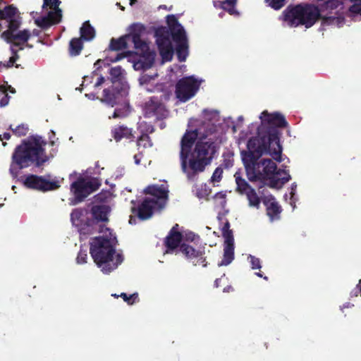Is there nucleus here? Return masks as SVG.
<instances>
[{"label":"nucleus","instance_id":"9b49d317","mask_svg":"<svg viewBox=\"0 0 361 361\" xmlns=\"http://www.w3.org/2000/svg\"><path fill=\"white\" fill-rule=\"evenodd\" d=\"M164 207V202L155 200L154 198L145 197L137 207H131V213L133 216H130L129 223L135 221V216L140 220L145 221L150 219L155 210H161Z\"/></svg>","mask_w":361,"mask_h":361},{"label":"nucleus","instance_id":"864d4df0","mask_svg":"<svg viewBox=\"0 0 361 361\" xmlns=\"http://www.w3.org/2000/svg\"><path fill=\"white\" fill-rule=\"evenodd\" d=\"M357 293H359L360 295H361V279L359 281L358 283L356 286V290L355 293H354V295L357 296Z\"/></svg>","mask_w":361,"mask_h":361},{"label":"nucleus","instance_id":"412c9836","mask_svg":"<svg viewBox=\"0 0 361 361\" xmlns=\"http://www.w3.org/2000/svg\"><path fill=\"white\" fill-rule=\"evenodd\" d=\"M144 192L146 194L152 195L155 197L154 198L155 200L164 202V206L166 205L169 197V190L167 185H149L145 189Z\"/></svg>","mask_w":361,"mask_h":361},{"label":"nucleus","instance_id":"7ed1b4c3","mask_svg":"<svg viewBox=\"0 0 361 361\" xmlns=\"http://www.w3.org/2000/svg\"><path fill=\"white\" fill-rule=\"evenodd\" d=\"M111 207L106 204L93 205L90 209L91 218L88 216L89 211L86 208L74 209L71 214L73 224L78 227L80 235H88L95 232L109 231L105 224L109 221V215Z\"/></svg>","mask_w":361,"mask_h":361},{"label":"nucleus","instance_id":"4468645a","mask_svg":"<svg viewBox=\"0 0 361 361\" xmlns=\"http://www.w3.org/2000/svg\"><path fill=\"white\" fill-rule=\"evenodd\" d=\"M24 185L30 189L37 190L42 192L54 190L59 188L60 185L58 181L48 180L42 176L30 174L26 176Z\"/></svg>","mask_w":361,"mask_h":361},{"label":"nucleus","instance_id":"69168bd1","mask_svg":"<svg viewBox=\"0 0 361 361\" xmlns=\"http://www.w3.org/2000/svg\"><path fill=\"white\" fill-rule=\"evenodd\" d=\"M131 203H132V204H135V202L134 200H132V201H131Z\"/></svg>","mask_w":361,"mask_h":361},{"label":"nucleus","instance_id":"5fc2aeb1","mask_svg":"<svg viewBox=\"0 0 361 361\" xmlns=\"http://www.w3.org/2000/svg\"><path fill=\"white\" fill-rule=\"evenodd\" d=\"M11 138V134L9 133H4L3 135H0V140L2 141L4 140H9Z\"/></svg>","mask_w":361,"mask_h":361},{"label":"nucleus","instance_id":"f03ea898","mask_svg":"<svg viewBox=\"0 0 361 361\" xmlns=\"http://www.w3.org/2000/svg\"><path fill=\"white\" fill-rule=\"evenodd\" d=\"M46 145L47 142L39 135L30 136L23 140L12 154L11 173L17 176L20 170L34 163L37 166L43 165L49 159L44 150Z\"/></svg>","mask_w":361,"mask_h":361},{"label":"nucleus","instance_id":"c756f323","mask_svg":"<svg viewBox=\"0 0 361 361\" xmlns=\"http://www.w3.org/2000/svg\"><path fill=\"white\" fill-rule=\"evenodd\" d=\"M80 34L82 40L83 41H91L95 37V30L91 25L89 20L85 21L82 23L80 29Z\"/></svg>","mask_w":361,"mask_h":361},{"label":"nucleus","instance_id":"f3484780","mask_svg":"<svg viewBox=\"0 0 361 361\" xmlns=\"http://www.w3.org/2000/svg\"><path fill=\"white\" fill-rule=\"evenodd\" d=\"M145 112L148 117L155 116L158 120L166 118L169 114L165 106L155 97L146 103Z\"/></svg>","mask_w":361,"mask_h":361},{"label":"nucleus","instance_id":"393cba45","mask_svg":"<svg viewBox=\"0 0 361 361\" xmlns=\"http://www.w3.org/2000/svg\"><path fill=\"white\" fill-rule=\"evenodd\" d=\"M263 203L267 207V214L271 221L280 218L282 209L274 197H271V198L265 199Z\"/></svg>","mask_w":361,"mask_h":361},{"label":"nucleus","instance_id":"20e7f679","mask_svg":"<svg viewBox=\"0 0 361 361\" xmlns=\"http://www.w3.org/2000/svg\"><path fill=\"white\" fill-rule=\"evenodd\" d=\"M0 31L4 27L7 30L3 31L0 37L8 44L13 47H19L20 50L23 49V45L26 47L32 48V45L27 43L30 39V32L26 30H19L22 25V17L18 8L13 4L6 6L0 9Z\"/></svg>","mask_w":361,"mask_h":361},{"label":"nucleus","instance_id":"6e6d98bb","mask_svg":"<svg viewBox=\"0 0 361 361\" xmlns=\"http://www.w3.org/2000/svg\"><path fill=\"white\" fill-rule=\"evenodd\" d=\"M104 78L102 77V76H100L99 78H98L97 79V82L95 83L94 86L95 87H99L100 86L102 83H104Z\"/></svg>","mask_w":361,"mask_h":361},{"label":"nucleus","instance_id":"dca6fc26","mask_svg":"<svg viewBox=\"0 0 361 361\" xmlns=\"http://www.w3.org/2000/svg\"><path fill=\"white\" fill-rule=\"evenodd\" d=\"M180 252L194 266L202 265L204 267H207V262L204 257V250H196L188 244L182 243L180 246Z\"/></svg>","mask_w":361,"mask_h":361},{"label":"nucleus","instance_id":"c9c22d12","mask_svg":"<svg viewBox=\"0 0 361 361\" xmlns=\"http://www.w3.org/2000/svg\"><path fill=\"white\" fill-rule=\"evenodd\" d=\"M235 182L237 190L241 194H245L250 189L252 188L244 178L240 176H235Z\"/></svg>","mask_w":361,"mask_h":361},{"label":"nucleus","instance_id":"09e8293b","mask_svg":"<svg viewBox=\"0 0 361 361\" xmlns=\"http://www.w3.org/2000/svg\"><path fill=\"white\" fill-rule=\"evenodd\" d=\"M48 4H43V6H49L50 8H52L54 10V11H56V10L60 9L59 5L61 4V1L59 0H47Z\"/></svg>","mask_w":361,"mask_h":361},{"label":"nucleus","instance_id":"b1692460","mask_svg":"<svg viewBox=\"0 0 361 361\" xmlns=\"http://www.w3.org/2000/svg\"><path fill=\"white\" fill-rule=\"evenodd\" d=\"M111 136L116 140V142H119L122 139L129 140L130 141H133L135 138V136L133 133L132 128H130L124 125H118L115 126L111 129Z\"/></svg>","mask_w":361,"mask_h":361},{"label":"nucleus","instance_id":"6ab92c4d","mask_svg":"<svg viewBox=\"0 0 361 361\" xmlns=\"http://www.w3.org/2000/svg\"><path fill=\"white\" fill-rule=\"evenodd\" d=\"M183 240V234L178 231V224H175L164 240L166 252H172L178 247L180 248Z\"/></svg>","mask_w":361,"mask_h":361},{"label":"nucleus","instance_id":"052dcab7","mask_svg":"<svg viewBox=\"0 0 361 361\" xmlns=\"http://www.w3.org/2000/svg\"><path fill=\"white\" fill-rule=\"evenodd\" d=\"M255 274H256L257 276H259V277H260V278H263L264 280L268 281V277H267V276H263V274H262V273L261 271H259V272H257V273H255Z\"/></svg>","mask_w":361,"mask_h":361},{"label":"nucleus","instance_id":"774afa93","mask_svg":"<svg viewBox=\"0 0 361 361\" xmlns=\"http://www.w3.org/2000/svg\"><path fill=\"white\" fill-rule=\"evenodd\" d=\"M3 145L6 146V142H3Z\"/></svg>","mask_w":361,"mask_h":361},{"label":"nucleus","instance_id":"cd10ccee","mask_svg":"<svg viewBox=\"0 0 361 361\" xmlns=\"http://www.w3.org/2000/svg\"><path fill=\"white\" fill-rule=\"evenodd\" d=\"M128 36L129 35H124L118 38L112 37L110 39L109 50L118 51L127 49L128 42H130Z\"/></svg>","mask_w":361,"mask_h":361},{"label":"nucleus","instance_id":"de8ad7c7","mask_svg":"<svg viewBox=\"0 0 361 361\" xmlns=\"http://www.w3.org/2000/svg\"><path fill=\"white\" fill-rule=\"evenodd\" d=\"M87 254L85 250H80L78 254L76 261L78 264H85L87 262Z\"/></svg>","mask_w":361,"mask_h":361},{"label":"nucleus","instance_id":"6e6552de","mask_svg":"<svg viewBox=\"0 0 361 361\" xmlns=\"http://www.w3.org/2000/svg\"><path fill=\"white\" fill-rule=\"evenodd\" d=\"M321 18L318 7L312 4L289 5L281 17L290 27L304 25L306 28L313 26Z\"/></svg>","mask_w":361,"mask_h":361},{"label":"nucleus","instance_id":"4d7b16f0","mask_svg":"<svg viewBox=\"0 0 361 361\" xmlns=\"http://www.w3.org/2000/svg\"><path fill=\"white\" fill-rule=\"evenodd\" d=\"M229 228H230V223H229L228 221H226V222L224 224V226H223V228H222V233H223L224 232L231 231Z\"/></svg>","mask_w":361,"mask_h":361},{"label":"nucleus","instance_id":"ddd939ff","mask_svg":"<svg viewBox=\"0 0 361 361\" xmlns=\"http://www.w3.org/2000/svg\"><path fill=\"white\" fill-rule=\"evenodd\" d=\"M198 89L199 84L193 77H184L176 85V97L180 102H186L195 95Z\"/></svg>","mask_w":361,"mask_h":361},{"label":"nucleus","instance_id":"9d476101","mask_svg":"<svg viewBox=\"0 0 361 361\" xmlns=\"http://www.w3.org/2000/svg\"><path fill=\"white\" fill-rule=\"evenodd\" d=\"M128 86L121 81H113L112 85L102 92L101 102L114 107L116 105H126Z\"/></svg>","mask_w":361,"mask_h":361},{"label":"nucleus","instance_id":"a18cd8bd","mask_svg":"<svg viewBox=\"0 0 361 361\" xmlns=\"http://www.w3.org/2000/svg\"><path fill=\"white\" fill-rule=\"evenodd\" d=\"M11 51L13 55L11 57H10L9 61L7 62V63L6 65H4V68H10L13 66V63L19 58L17 50L14 49L13 48H11Z\"/></svg>","mask_w":361,"mask_h":361},{"label":"nucleus","instance_id":"f704fd0d","mask_svg":"<svg viewBox=\"0 0 361 361\" xmlns=\"http://www.w3.org/2000/svg\"><path fill=\"white\" fill-rule=\"evenodd\" d=\"M137 146L144 148L152 147L153 142L147 133H142L137 139Z\"/></svg>","mask_w":361,"mask_h":361},{"label":"nucleus","instance_id":"72a5a7b5","mask_svg":"<svg viewBox=\"0 0 361 361\" xmlns=\"http://www.w3.org/2000/svg\"><path fill=\"white\" fill-rule=\"evenodd\" d=\"M245 195H246L247 199L249 202V206L258 209L260 205V197L257 194L254 188L250 189Z\"/></svg>","mask_w":361,"mask_h":361},{"label":"nucleus","instance_id":"a211bd4d","mask_svg":"<svg viewBox=\"0 0 361 361\" xmlns=\"http://www.w3.org/2000/svg\"><path fill=\"white\" fill-rule=\"evenodd\" d=\"M166 23L169 29H166L170 33L174 42L187 39L185 31L183 27L179 23L177 18L174 15H169L166 17Z\"/></svg>","mask_w":361,"mask_h":361},{"label":"nucleus","instance_id":"a19ab883","mask_svg":"<svg viewBox=\"0 0 361 361\" xmlns=\"http://www.w3.org/2000/svg\"><path fill=\"white\" fill-rule=\"evenodd\" d=\"M222 235L224 238V245H234V238L232 231L224 232Z\"/></svg>","mask_w":361,"mask_h":361},{"label":"nucleus","instance_id":"2f4dec72","mask_svg":"<svg viewBox=\"0 0 361 361\" xmlns=\"http://www.w3.org/2000/svg\"><path fill=\"white\" fill-rule=\"evenodd\" d=\"M176 43V53L180 62L185 61L188 54V39L175 42Z\"/></svg>","mask_w":361,"mask_h":361},{"label":"nucleus","instance_id":"5701e85b","mask_svg":"<svg viewBox=\"0 0 361 361\" xmlns=\"http://www.w3.org/2000/svg\"><path fill=\"white\" fill-rule=\"evenodd\" d=\"M131 42L133 43L134 48L137 50V54L147 61V66L150 67L154 63V55L150 51L148 44L142 39H139L137 42Z\"/></svg>","mask_w":361,"mask_h":361},{"label":"nucleus","instance_id":"603ef678","mask_svg":"<svg viewBox=\"0 0 361 361\" xmlns=\"http://www.w3.org/2000/svg\"><path fill=\"white\" fill-rule=\"evenodd\" d=\"M26 30H27L30 34V37L32 35V36H36V37H39L41 34V31L39 30H37V29H34L32 32H30L29 30L27 29H25Z\"/></svg>","mask_w":361,"mask_h":361},{"label":"nucleus","instance_id":"ea45409f","mask_svg":"<svg viewBox=\"0 0 361 361\" xmlns=\"http://www.w3.org/2000/svg\"><path fill=\"white\" fill-rule=\"evenodd\" d=\"M123 74V69L121 66H116L110 69V75L114 81H120V79Z\"/></svg>","mask_w":361,"mask_h":361},{"label":"nucleus","instance_id":"8fccbe9b","mask_svg":"<svg viewBox=\"0 0 361 361\" xmlns=\"http://www.w3.org/2000/svg\"><path fill=\"white\" fill-rule=\"evenodd\" d=\"M128 54H129V52H123V53L117 54V55L115 57V59L111 60V61L112 62H117V61L124 59L125 57L128 56Z\"/></svg>","mask_w":361,"mask_h":361},{"label":"nucleus","instance_id":"4be33fe9","mask_svg":"<svg viewBox=\"0 0 361 361\" xmlns=\"http://www.w3.org/2000/svg\"><path fill=\"white\" fill-rule=\"evenodd\" d=\"M320 16L331 15L335 11H338V7L342 8V0H316Z\"/></svg>","mask_w":361,"mask_h":361},{"label":"nucleus","instance_id":"2eb2a0df","mask_svg":"<svg viewBox=\"0 0 361 361\" xmlns=\"http://www.w3.org/2000/svg\"><path fill=\"white\" fill-rule=\"evenodd\" d=\"M157 44L159 54L164 61H171L173 55V48L169 37V31L166 27L156 31Z\"/></svg>","mask_w":361,"mask_h":361},{"label":"nucleus","instance_id":"e433bc0d","mask_svg":"<svg viewBox=\"0 0 361 361\" xmlns=\"http://www.w3.org/2000/svg\"><path fill=\"white\" fill-rule=\"evenodd\" d=\"M121 107H118L115 109L114 112L112 115V118H123L128 115V111L129 108V102L128 100L126 99V105H120Z\"/></svg>","mask_w":361,"mask_h":361},{"label":"nucleus","instance_id":"1a4fd4ad","mask_svg":"<svg viewBox=\"0 0 361 361\" xmlns=\"http://www.w3.org/2000/svg\"><path fill=\"white\" fill-rule=\"evenodd\" d=\"M216 126L210 121L201 122L195 130H187L180 140V159L182 169L184 171L187 169V163L190 154L192 150V146L198 139L204 136L206 133H215Z\"/></svg>","mask_w":361,"mask_h":361},{"label":"nucleus","instance_id":"f8f14e48","mask_svg":"<svg viewBox=\"0 0 361 361\" xmlns=\"http://www.w3.org/2000/svg\"><path fill=\"white\" fill-rule=\"evenodd\" d=\"M100 185L101 183L97 179L86 180L84 178H79L73 182L71 190L74 195V203L82 202L89 195L98 190Z\"/></svg>","mask_w":361,"mask_h":361},{"label":"nucleus","instance_id":"a878e982","mask_svg":"<svg viewBox=\"0 0 361 361\" xmlns=\"http://www.w3.org/2000/svg\"><path fill=\"white\" fill-rule=\"evenodd\" d=\"M331 15H324L322 16L320 20H322V26H328V25H334L338 27H342L345 23V18L343 16L342 13H340L338 11H335Z\"/></svg>","mask_w":361,"mask_h":361},{"label":"nucleus","instance_id":"7c9ffc66","mask_svg":"<svg viewBox=\"0 0 361 361\" xmlns=\"http://www.w3.org/2000/svg\"><path fill=\"white\" fill-rule=\"evenodd\" d=\"M83 48V40L79 37H74L69 42L68 54L71 56H77L80 54Z\"/></svg>","mask_w":361,"mask_h":361},{"label":"nucleus","instance_id":"3c124183","mask_svg":"<svg viewBox=\"0 0 361 361\" xmlns=\"http://www.w3.org/2000/svg\"><path fill=\"white\" fill-rule=\"evenodd\" d=\"M142 157V154L141 153L134 155L133 158H134L135 164L139 165L140 164Z\"/></svg>","mask_w":361,"mask_h":361},{"label":"nucleus","instance_id":"58836bf2","mask_svg":"<svg viewBox=\"0 0 361 361\" xmlns=\"http://www.w3.org/2000/svg\"><path fill=\"white\" fill-rule=\"evenodd\" d=\"M286 0H264L271 8L274 10H279L286 4Z\"/></svg>","mask_w":361,"mask_h":361},{"label":"nucleus","instance_id":"aec40b11","mask_svg":"<svg viewBox=\"0 0 361 361\" xmlns=\"http://www.w3.org/2000/svg\"><path fill=\"white\" fill-rule=\"evenodd\" d=\"M62 18V11L58 9L56 11H49L47 16L39 18L35 20V24L42 29H47L54 24L61 22Z\"/></svg>","mask_w":361,"mask_h":361},{"label":"nucleus","instance_id":"473e14b6","mask_svg":"<svg viewBox=\"0 0 361 361\" xmlns=\"http://www.w3.org/2000/svg\"><path fill=\"white\" fill-rule=\"evenodd\" d=\"M234 259V245H224V258L218 264L219 267L228 265Z\"/></svg>","mask_w":361,"mask_h":361},{"label":"nucleus","instance_id":"0eeeda50","mask_svg":"<svg viewBox=\"0 0 361 361\" xmlns=\"http://www.w3.org/2000/svg\"><path fill=\"white\" fill-rule=\"evenodd\" d=\"M90 253L95 262L104 274H109L121 264L123 257L121 254L116 255V250L111 239L98 236L90 243Z\"/></svg>","mask_w":361,"mask_h":361},{"label":"nucleus","instance_id":"79ce46f5","mask_svg":"<svg viewBox=\"0 0 361 361\" xmlns=\"http://www.w3.org/2000/svg\"><path fill=\"white\" fill-rule=\"evenodd\" d=\"M125 302H126L128 305H133L135 303V300L138 298L137 293H133L130 295H128L125 293H122L120 295Z\"/></svg>","mask_w":361,"mask_h":361},{"label":"nucleus","instance_id":"e2e57ef3","mask_svg":"<svg viewBox=\"0 0 361 361\" xmlns=\"http://www.w3.org/2000/svg\"><path fill=\"white\" fill-rule=\"evenodd\" d=\"M8 89H9V91L11 92V93H15L16 92V90L13 87H12L11 86H9L8 87Z\"/></svg>","mask_w":361,"mask_h":361},{"label":"nucleus","instance_id":"37998d69","mask_svg":"<svg viewBox=\"0 0 361 361\" xmlns=\"http://www.w3.org/2000/svg\"><path fill=\"white\" fill-rule=\"evenodd\" d=\"M222 174H223V169L221 166L217 167L211 178V181L214 182H219L222 178Z\"/></svg>","mask_w":361,"mask_h":361},{"label":"nucleus","instance_id":"bb28decb","mask_svg":"<svg viewBox=\"0 0 361 361\" xmlns=\"http://www.w3.org/2000/svg\"><path fill=\"white\" fill-rule=\"evenodd\" d=\"M237 0L214 1V6L216 8H221L230 15L238 16L239 13L235 8Z\"/></svg>","mask_w":361,"mask_h":361},{"label":"nucleus","instance_id":"423d86ee","mask_svg":"<svg viewBox=\"0 0 361 361\" xmlns=\"http://www.w3.org/2000/svg\"><path fill=\"white\" fill-rule=\"evenodd\" d=\"M213 134L206 133L195 142L187 163V166L191 170L188 174L189 179L203 172L217 153L219 146L214 137H212Z\"/></svg>","mask_w":361,"mask_h":361},{"label":"nucleus","instance_id":"49530a36","mask_svg":"<svg viewBox=\"0 0 361 361\" xmlns=\"http://www.w3.org/2000/svg\"><path fill=\"white\" fill-rule=\"evenodd\" d=\"M1 89H2V92L4 93V95L0 99V106L4 107L8 104L9 99H10V96H8V94L6 93V90L5 87L1 86L0 90Z\"/></svg>","mask_w":361,"mask_h":361},{"label":"nucleus","instance_id":"39448f33","mask_svg":"<svg viewBox=\"0 0 361 361\" xmlns=\"http://www.w3.org/2000/svg\"><path fill=\"white\" fill-rule=\"evenodd\" d=\"M261 124L257 129V135L252 137L249 140H257L256 144L271 146L274 153L279 154L282 152V146L280 143L281 133L279 128H287L288 123L285 116L279 112L269 113L265 110L259 116Z\"/></svg>","mask_w":361,"mask_h":361},{"label":"nucleus","instance_id":"680f3d73","mask_svg":"<svg viewBox=\"0 0 361 361\" xmlns=\"http://www.w3.org/2000/svg\"><path fill=\"white\" fill-rule=\"evenodd\" d=\"M220 281H221V279H216L214 281V286L216 288H218L220 286Z\"/></svg>","mask_w":361,"mask_h":361},{"label":"nucleus","instance_id":"13d9d810","mask_svg":"<svg viewBox=\"0 0 361 361\" xmlns=\"http://www.w3.org/2000/svg\"><path fill=\"white\" fill-rule=\"evenodd\" d=\"M146 133H147L148 135L149 134H151V133H153L154 132V128L153 126L150 125L147 127V130H146Z\"/></svg>","mask_w":361,"mask_h":361},{"label":"nucleus","instance_id":"4c0bfd02","mask_svg":"<svg viewBox=\"0 0 361 361\" xmlns=\"http://www.w3.org/2000/svg\"><path fill=\"white\" fill-rule=\"evenodd\" d=\"M9 129H11L13 131V134L18 137L26 135L29 130L28 126L24 123H22L16 126L15 128H13L12 126L11 125Z\"/></svg>","mask_w":361,"mask_h":361},{"label":"nucleus","instance_id":"c85d7f7f","mask_svg":"<svg viewBox=\"0 0 361 361\" xmlns=\"http://www.w3.org/2000/svg\"><path fill=\"white\" fill-rule=\"evenodd\" d=\"M145 31V27L142 23H136L132 24L129 27V32L126 34V35L128 36V39L130 41H138L139 39H141L142 35Z\"/></svg>","mask_w":361,"mask_h":361},{"label":"nucleus","instance_id":"bf43d9fd","mask_svg":"<svg viewBox=\"0 0 361 361\" xmlns=\"http://www.w3.org/2000/svg\"><path fill=\"white\" fill-rule=\"evenodd\" d=\"M197 195L198 197L202 198V197L208 195V193L207 192V190H205L204 193L200 192H197Z\"/></svg>","mask_w":361,"mask_h":361},{"label":"nucleus","instance_id":"f257e3e1","mask_svg":"<svg viewBox=\"0 0 361 361\" xmlns=\"http://www.w3.org/2000/svg\"><path fill=\"white\" fill-rule=\"evenodd\" d=\"M257 140H248L247 151L241 152L242 160L245 166L248 179L252 181L265 182L271 188H281L288 182L290 176L286 169H277V166L270 159H259L264 154L271 155L278 162L281 161V153L276 154L271 146L256 144ZM277 152V150L276 149Z\"/></svg>","mask_w":361,"mask_h":361},{"label":"nucleus","instance_id":"c03bdc74","mask_svg":"<svg viewBox=\"0 0 361 361\" xmlns=\"http://www.w3.org/2000/svg\"><path fill=\"white\" fill-rule=\"evenodd\" d=\"M248 258L250 259V262L251 264V267L252 269H261V267H262L261 261L259 258H257L255 256H252L251 255L248 257Z\"/></svg>","mask_w":361,"mask_h":361},{"label":"nucleus","instance_id":"0e129e2a","mask_svg":"<svg viewBox=\"0 0 361 361\" xmlns=\"http://www.w3.org/2000/svg\"><path fill=\"white\" fill-rule=\"evenodd\" d=\"M43 1H44V4H48L47 0H43Z\"/></svg>","mask_w":361,"mask_h":361},{"label":"nucleus","instance_id":"338daca9","mask_svg":"<svg viewBox=\"0 0 361 361\" xmlns=\"http://www.w3.org/2000/svg\"><path fill=\"white\" fill-rule=\"evenodd\" d=\"M51 144L52 145H54V141H51Z\"/></svg>","mask_w":361,"mask_h":361}]
</instances>
